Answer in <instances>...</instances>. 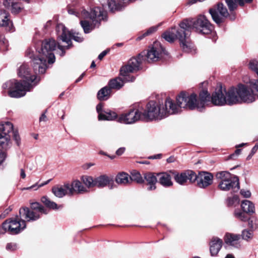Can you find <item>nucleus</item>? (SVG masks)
I'll return each instance as SVG.
<instances>
[{
  "label": "nucleus",
  "mask_w": 258,
  "mask_h": 258,
  "mask_svg": "<svg viewBox=\"0 0 258 258\" xmlns=\"http://www.w3.org/2000/svg\"><path fill=\"white\" fill-rule=\"evenodd\" d=\"M50 180H51V179H49V180H47L46 181L44 182V183H42L41 184H39V185H38L37 184H35L34 185H33L31 186L27 187L26 189H32V188H34L35 187L37 186V188L35 189H37L39 187H42V186L48 184L50 182Z\"/></svg>",
  "instance_id": "nucleus-43"
},
{
  "label": "nucleus",
  "mask_w": 258,
  "mask_h": 258,
  "mask_svg": "<svg viewBox=\"0 0 258 258\" xmlns=\"http://www.w3.org/2000/svg\"><path fill=\"white\" fill-rule=\"evenodd\" d=\"M85 75V73H82L80 76V77L76 80L75 82L78 83L79 82H80L83 78V77H84Z\"/></svg>",
  "instance_id": "nucleus-54"
},
{
  "label": "nucleus",
  "mask_w": 258,
  "mask_h": 258,
  "mask_svg": "<svg viewBox=\"0 0 258 258\" xmlns=\"http://www.w3.org/2000/svg\"><path fill=\"white\" fill-rule=\"evenodd\" d=\"M13 139L15 141L16 143L18 146H20L21 144V139L18 134L17 130H14L12 132Z\"/></svg>",
  "instance_id": "nucleus-40"
},
{
  "label": "nucleus",
  "mask_w": 258,
  "mask_h": 258,
  "mask_svg": "<svg viewBox=\"0 0 258 258\" xmlns=\"http://www.w3.org/2000/svg\"><path fill=\"white\" fill-rule=\"evenodd\" d=\"M245 145V144L244 143H242L241 144H239V145H238L236 146V148H238V147H242L243 146H244Z\"/></svg>",
  "instance_id": "nucleus-63"
},
{
  "label": "nucleus",
  "mask_w": 258,
  "mask_h": 258,
  "mask_svg": "<svg viewBox=\"0 0 258 258\" xmlns=\"http://www.w3.org/2000/svg\"><path fill=\"white\" fill-rule=\"evenodd\" d=\"M234 215L237 218H238L243 221H245L248 219V217L247 216L246 213H245L243 211L241 212L239 210H235Z\"/></svg>",
  "instance_id": "nucleus-38"
},
{
  "label": "nucleus",
  "mask_w": 258,
  "mask_h": 258,
  "mask_svg": "<svg viewBox=\"0 0 258 258\" xmlns=\"http://www.w3.org/2000/svg\"><path fill=\"white\" fill-rule=\"evenodd\" d=\"M110 179L108 176L102 175L95 178V186L101 188L109 184Z\"/></svg>",
  "instance_id": "nucleus-30"
},
{
  "label": "nucleus",
  "mask_w": 258,
  "mask_h": 258,
  "mask_svg": "<svg viewBox=\"0 0 258 258\" xmlns=\"http://www.w3.org/2000/svg\"><path fill=\"white\" fill-rule=\"evenodd\" d=\"M139 120H143L142 113L134 108L130 109L128 112L122 114L117 118L118 122L125 124H132Z\"/></svg>",
  "instance_id": "nucleus-13"
},
{
  "label": "nucleus",
  "mask_w": 258,
  "mask_h": 258,
  "mask_svg": "<svg viewBox=\"0 0 258 258\" xmlns=\"http://www.w3.org/2000/svg\"><path fill=\"white\" fill-rule=\"evenodd\" d=\"M196 177L197 185L200 188H205L213 183V176L209 172H200L198 175L196 174Z\"/></svg>",
  "instance_id": "nucleus-15"
},
{
  "label": "nucleus",
  "mask_w": 258,
  "mask_h": 258,
  "mask_svg": "<svg viewBox=\"0 0 258 258\" xmlns=\"http://www.w3.org/2000/svg\"><path fill=\"white\" fill-rule=\"evenodd\" d=\"M10 135H5L0 133V147L7 149L10 144Z\"/></svg>",
  "instance_id": "nucleus-33"
},
{
  "label": "nucleus",
  "mask_w": 258,
  "mask_h": 258,
  "mask_svg": "<svg viewBox=\"0 0 258 258\" xmlns=\"http://www.w3.org/2000/svg\"><path fill=\"white\" fill-rule=\"evenodd\" d=\"M124 151H125L124 148H120L116 151V155H117L118 156L121 155L123 153Z\"/></svg>",
  "instance_id": "nucleus-50"
},
{
  "label": "nucleus",
  "mask_w": 258,
  "mask_h": 258,
  "mask_svg": "<svg viewBox=\"0 0 258 258\" xmlns=\"http://www.w3.org/2000/svg\"><path fill=\"white\" fill-rule=\"evenodd\" d=\"M70 195H73L75 192L82 194L86 192L87 190L83 186L81 181L78 180L73 181L69 183Z\"/></svg>",
  "instance_id": "nucleus-20"
},
{
  "label": "nucleus",
  "mask_w": 258,
  "mask_h": 258,
  "mask_svg": "<svg viewBox=\"0 0 258 258\" xmlns=\"http://www.w3.org/2000/svg\"><path fill=\"white\" fill-rule=\"evenodd\" d=\"M47 209L39 203H33L30 209L27 207L21 208L19 210V217L10 218L3 223V228L5 232L11 234H17L26 227V222L34 221L40 218L43 214H47Z\"/></svg>",
  "instance_id": "nucleus-1"
},
{
  "label": "nucleus",
  "mask_w": 258,
  "mask_h": 258,
  "mask_svg": "<svg viewBox=\"0 0 258 258\" xmlns=\"http://www.w3.org/2000/svg\"><path fill=\"white\" fill-rule=\"evenodd\" d=\"M136 0H99L103 8L107 7L112 13L120 11L127 4Z\"/></svg>",
  "instance_id": "nucleus-14"
},
{
  "label": "nucleus",
  "mask_w": 258,
  "mask_h": 258,
  "mask_svg": "<svg viewBox=\"0 0 258 258\" xmlns=\"http://www.w3.org/2000/svg\"><path fill=\"white\" fill-rule=\"evenodd\" d=\"M240 152H241L240 149H236L235 151V152L234 153L231 154L229 156V158L231 159H235L240 154Z\"/></svg>",
  "instance_id": "nucleus-44"
},
{
  "label": "nucleus",
  "mask_w": 258,
  "mask_h": 258,
  "mask_svg": "<svg viewBox=\"0 0 258 258\" xmlns=\"http://www.w3.org/2000/svg\"><path fill=\"white\" fill-rule=\"evenodd\" d=\"M162 155L160 154H157L156 155H154L153 156H151L150 158L151 159H159L161 158Z\"/></svg>",
  "instance_id": "nucleus-55"
},
{
  "label": "nucleus",
  "mask_w": 258,
  "mask_h": 258,
  "mask_svg": "<svg viewBox=\"0 0 258 258\" xmlns=\"http://www.w3.org/2000/svg\"><path fill=\"white\" fill-rule=\"evenodd\" d=\"M41 47H36V51L40 54V56H36L33 51L28 50L27 55L32 60V65L35 73L43 74L47 69V61L51 64L55 61V56L53 51L55 49L57 43L53 38L45 39L40 42Z\"/></svg>",
  "instance_id": "nucleus-4"
},
{
  "label": "nucleus",
  "mask_w": 258,
  "mask_h": 258,
  "mask_svg": "<svg viewBox=\"0 0 258 258\" xmlns=\"http://www.w3.org/2000/svg\"><path fill=\"white\" fill-rule=\"evenodd\" d=\"M6 154L0 150V164H1L5 160Z\"/></svg>",
  "instance_id": "nucleus-48"
},
{
  "label": "nucleus",
  "mask_w": 258,
  "mask_h": 258,
  "mask_svg": "<svg viewBox=\"0 0 258 258\" xmlns=\"http://www.w3.org/2000/svg\"><path fill=\"white\" fill-rule=\"evenodd\" d=\"M10 14L5 10H0V27H5L9 31H14V28L10 19Z\"/></svg>",
  "instance_id": "nucleus-17"
},
{
  "label": "nucleus",
  "mask_w": 258,
  "mask_h": 258,
  "mask_svg": "<svg viewBox=\"0 0 258 258\" xmlns=\"http://www.w3.org/2000/svg\"><path fill=\"white\" fill-rule=\"evenodd\" d=\"M17 1L18 0H4L3 3L4 6L7 8L11 6L12 13L17 14L23 8L21 3L17 2Z\"/></svg>",
  "instance_id": "nucleus-22"
},
{
  "label": "nucleus",
  "mask_w": 258,
  "mask_h": 258,
  "mask_svg": "<svg viewBox=\"0 0 258 258\" xmlns=\"http://www.w3.org/2000/svg\"><path fill=\"white\" fill-rule=\"evenodd\" d=\"M238 200L237 196H234L232 197H229L227 199V205L228 206H231L233 205L235 202H236Z\"/></svg>",
  "instance_id": "nucleus-41"
},
{
  "label": "nucleus",
  "mask_w": 258,
  "mask_h": 258,
  "mask_svg": "<svg viewBox=\"0 0 258 258\" xmlns=\"http://www.w3.org/2000/svg\"><path fill=\"white\" fill-rule=\"evenodd\" d=\"M116 112L110 110L104 111L103 113H100L98 115L99 120H112L117 118Z\"/></svg>",
  "instance_id": "nucleus-29"
},
{
  "label": "nucleus",
  "mask_w": 258,
  "mask_h": 258,
  "mask_svg": "<svg viewBox=\"0 0 258 258\" xmlns=\"http://www.w3.org/2000/svg\"><path fill=\"white\" fill-rule=\"evenodd\" d=\"M165 51L161 44L155 42L147 52L143 51L138 56L131 58L126 65L122 66L120 70V75L124 77L126 81H134L135 77L130 74L139 70L142 61L144 58H147L149 62L156 61L161 57L162 53H165Z\"/></svg>",
  "instance_id": "nucleus-3"
},
{
  "label": "nucleus",
  "mask_w": 258,
  "mask_h": 258,
  "mask_svg": "<svg viewBox=\"0 0 258 258\" xmlns=\"http://www.w3.org/2000/svg\"><path fill=\"white\" fill-rule=\"evenodd\" d=\"M159 182L164 187H169L173 185L171 177L166 172L159 173L157 174Z\"/></svg>",
  "instance_id": "nucleus-23"
},
{
  "label": "nucleus",
  "mask_w": 258,
  "mask_h": 258,
  "mask_svg": "<svg viewBox=\"0 0 258 258\" xmlns=\"http://www.w3.org/2000/svg\"><path fill=\"white\" fill-rule=\"evenodd\" d=\"M178 107L170 98H167L164 103L158 104L151 101L146 105L145 110L142 113L143 120L161 119L170 114H176Z\"/></svg>",
  "instance_id": "nucleus-7"
},
{
  "label": "nucleus",
  "mask_w": 258,
  "mask_h": 258,
  "mask_svg": "<svg viewBox=\"0 0 258 258\" xmlns=\"http://www.w3.org/2000/svg\"><path fill=\"white\" fill-rule=\"evenodd\" d=\"M69 188V183L57 185L52 188V192L56 197L61 198L66 195L70 196Z\"/></svg>",
  "instance_id": "nucleus-18"
},
{
  "label": "nucleus",
  "mask_w": 258,
  "mask_h": 258,
  "mask_svg": "<svg viewBox=\"0 0 258 258\" xmlns=\"http://www.w3.org/2000/svg\"><path fill=\"white\" fill-rule=\"evenodd\" d=\"M213 20L218 25L225 21L229 16V14L226 7L222 3L219 2L209 10Z\"/></svg>",
  "instance_id": "nucleus-12"
},
{
  "label": "nucleus",
  "mask_w": 258,
  "mask_h": 258,
  "mask_svg": "<svg viewBox=\"0 0 258 258\" xmlns=\"http://www.w3.org/2000/svg\"><path fill=\"white\" fill-rule=\"evenodd\" d=\"M115 181L118 184L122 185H126L130 182L129 175L124 172L118 174L116 176Z\"/></svg>",
  "instance_id": "nucleus-32"
},
{
  "label": "nucleus",
  "mask_w": 258,
  "mask_h": 258,
  "mask_svg": "<svg viewBox=\"0 0 258 258\" xmlns=\"http://www.w3.org/2000/svg\"><path fill=\"white\" fill-rule=\"evenodd\" d=\"M174 157H170L169 158H168L167 159V162L168 163H171V162H174Z\"/></svg>",
  "instance_id": "nucleus-56"
},
{
  "label": "nucleus",
  "mask_w": 258,
  "mask_h": 258,
  "mask_svg": "<svg viewBox=\"0 0 258 258\" xmlns=\"http://www.w3.org/2000/svg\"><path fill=\"white\" fill-rule=\"evenodd\" d=\"M248 224L251 229H253L254 228L252 225V220L251 221L249 220Z\"/></svg>",
  "instance_id": "nucleus-57"
},
{
  "label": "nucleus",
  "mask_w": 258,
  "mask_h": 258,
  "mask_svg": "<svg viewBox=\"0 0 258 258\" xmlns=\"http://www.w3.org/2000/svg\"><path fill=\"white\" fill-rule=\"evenodd\" d=\"M17 248V245L14 243H8L6 245V249L8 250L14 251Z\"/></svg>",
  "instance_id": "nucleus-42"
},
{
  "label": "nucleus",
  "mask_w": 258,
  "mask_h": 258,
  "mask_svg": "<svg viewBox=\"0 0 258 258\" xmlns=\"http://www.w3.org/2000/svg\"><path fill=\"white\" fill-rule=\"evenodd\" d=\"M222 240L218 237H213L210 243L211 255L216 256L222 246Z\"/></svg>",
  "instance_id": "nucleus-19"
},
{
  "label": "nucleus",
  "mask_w": 258,
  "mask_h": 258,
  "mask_svg": "<svg viewBox=\"0 0 258 258\" xmlns=\"http://www.w3.org/2000/svg\"><path fill=\"white\" fill-rule=\"evenodd\" d=\"M176 101L177 104L176 106L178 108L176 113L180 112L181 108L190 110L196 109L199 111H203L210 102V94L207 90H202L199 93V99L198 100L196 94H189L181 92L176 97Z\"/></svg>",
  "instance_id": "nucleus-6"
},
{
  "label": "nucleus",
  "mask_w": 258,
  "mask_h": 258,
  "mask_svg": "<svg viewBox=\"0 0 258 258\" xmlns=\"http://www.w3.org/2000/svg\"><path fill=\"white\" fill-rule=\"evenodd\" d=\"M46 120H47V117L45 114V113H42L39 118V121H46Z\"/></svg>",
  "instance_id": "nucleus-51"
},
{
  "label": "nucleus",
  "mask_w": 258,
  "mask_h": 258,
  "mask_svg": "<svg viewBox=\"0 0 258 258\" xmlns=\"http://www.w3.org/2000/svg\"><path fill=\"white\" fill-rule=\"evenodd\" d=\"M240 194L245 198H249L251 196V192L249 190H245L242 189L240 190Z\"/></svg>",
  "instance_id": "nucleus-46"
},
{
  "label": "nucleus",
  "mask_w": 258,
  "mask_h": 258,
  "mask_svg": "<svg viewBox=\"0 0 258 258\" xmlns=\"http://www.w3.org/2000/svg\"><path fill=\"white\" fill-rule=\"evenodd\" d=\"M241 236L243 239L248 240L252 237V231L251 230H244L242 231Z\"/></svg>",
  "instance_id": "nucleus-39"
},
{
  "label": "nucleus",
  "mask_w": 258,
  "mask_h": 258,
  "mask_svg": "<svg viewBox=\"0 0 258 258\" xmlns=\"http://www.w3.org/2000/svg\"><path fill=\"white\" fill-rule=\"evenodd\" d=\"M68 11L69 14L75 15L80 18H89L92 21V23H90L87 20L80 21V25L86 34L89 33L95 28L99 27L101 21L106 19V12L99 7L94 8L90 13L78 6L73 8H69Z\"/></svg>",
  "instance_id": "nucleus-5"
},
{
  "label": "nucleus",
  "mask_w": 258,
  "mask_h": 258,
  "mask_svg": "<svg viewBox=\"0 0 258 258\" xmlns=\"http://www.w3.org/2000/svg\"><path fill=\"white\" fill-rule=\"evenodd\" d=\"M144 178L147 182L149 187L148 190H152L156 189V183L157 182L156 176L152 173L148 172L144 174Z\"/></svg>",
  "instance_id": "nucleus-24"
},
{
  "label": "nucleus",
  "mask_w": 258,
  "mask_h": 258,
  "mask_svg": "<svg viewBox=\"0 0 258 258\" xmlns=\"http://www.w3.org/2000/svg\"><path fill=\"white\" fill-rule=\"evenodd\" d=\"M41 202L48 208L52 209H57V204L51 201L47 197H43L41 200Z\"/></svg>",
  "instance_id": "nucleus-35"
},
{
  "label": "nucleus",
  "mask_w": 258,
  "mask_h": 258,
  "mask_svg": "<svg viewBox=\"0 0 258 258\" xmlns=\"http://www.w3.org/2000/svg\"><path fill=\"white\" fill-rule=\"evenodd\" d=\"M129 178L130 182L135 181L138 183H142L144 182V179L140 172L135 170L131 172V175L129 176Z\"/></svg>",
  "instance_id": "nucleus-34"
},
{
  "label": "nucleus",
  "mask_w": 258,
  "mask_h": 258,
  "mask_svg": "<svg viewBox=\"0 0 258 258\" xmlns=\"http://www.w3.org/2000/svg\"><path fill=\"white\" fill-rule=\"evenodd\" d=\"M180 26L188 33V36L191 30L195 29L197 32L203 34H209L213 30V26L203 15L199 16L196 19H187L183 20Z\"/></svg>",
  "instance_id": "nucleus-8"
},
{
  "label": "nucleus",
  "mask_w": 258,
  "mask_h": 258,
  "mask_svg": "<svg viewBox=\"0 0 258 258\" xmlns=\"http://www.w3.org/2000/svg\"><path fill=\"white\" fill-rule=\"evenodd\" d=\"M81 179L88 187L95 186V179H93L91 176H83Z\"/></svg>",
  "instance_id": "nucleus-36"
},
{
  "label": "nucleus",
  "mask_w": 258,
  "mask_h": 258,
  "mask_svg": "<svg viewBox=\"0 0 258 258\" xmlns=\"http://www.w3.org/2000/svg\"><path fill=\"white\" fill-rule=\"evenodd\" d=\"M175 181L180 185L186 184L187 181L192 183L195 182L196 173L192 170H186L181 173L174 174Z\"/></svg>",
  "instance_id": "nucleus-16"
},
{
  "label": "nucleus",
  "mask_w": 258,
  "mask_h": 258,
  "mask_svg": "<svg viewBox=\"0 0 258 258\" xmlns=\"http://www.w3.org/2000/svg\"><path fill=\"white\" fill-rule=\"evenodd\" d=\"M253 155L254 154H252V153L250 152L249 155L247 157V160H249Z\"/></svg>",
  "instance_id": "nucleus-60"
},
{
  "label": "nucleus",
  "mask_w": 258,
  "mask_h": 258,
  "mask_svg": "<svg viewBox=\"0 0 258 258\" xmlns=\"http://www.w3.org/2000/svg\"><path fill=\"white\" fill-rule=\"evenodd\" d=\"M241 207L245 213L252 214L254 212V205L248 200L243 201L241 203Z\"/></svg>",
  "instance_id": "nucleus-31"
},
{
  "label": "nucleus",
  "mask_w": 258,
  "mask_h": 258,
  "mask_svg": "<svg viewBox=\"0 0 258 258\" xmlns=\"http://www.w3.org/2000/svg\"><path fill=\"white\" fill-rule=\"evenodd\" d=\"M216 177L220 180L219 183V188L224 191L230 189H239V179L236 176L230 174L227 171H221L218 172Z\"/></svg>",
  "instance_id": "nucleus-10"
},
{
  "label": "nucleus",
  "mask_w": 258,
  "mask_h": 258,
  "mask_svg": "<svg viewBox=\"0 0 258 258\" xmlns=\"http://www.w3.org/2000/svg\"><path fill=\"white\" fill-rule=\"evenodd\" d=\"M158 26H153L149 28L146 32H144L142 35L139 36L137 39L141 40L145 37L149 36L157 30Z\"/></svg>",
  "instance_id": "nucleus-37"
},
{
  "label": "nucleus",
  "mask_w": 258,
  "mask_h": 258,
  "mask_svg": "<svg viewBox=\"0 0 258 258\" xmlns=\"http://www.w3.org/2000/svg\"><path fill=\"white\" fill-rule=\"evenodd\" d=\"M109 52V50H105L103 51L98 56V58L100 60H101Z\"/></svg>",
  "instance_id": "nucleus-49"
},
{
  "label": "nucleus",
  "mask_w": 258,
  "mask_h": 258,
  "mask_svg": "<svg viewBox=\"0 0 258 258\" xmlns=\"http://www.w3.org/2000/svg\"><path fill=\"white\" fill-rule=\"evenodd\" d=\"M95 67H96L95 63L94 61H93L91 64L90 68H95Z\"/></svg>",
  "instance_id": "nucleus-59"
},
{
  "label": "nucleus",
  "mask_w": 258,
  "mask_h": 258,
  "mask_svg": "<svg viewBox=\"0 0 258 258\" xmlns=\"http://www.w3.org/2000/svg\"><path fill=\"white\" fill-rule=\"evenodd\" d=\"M99 153L101 155H105V156L108 155L106 153H105L104 152H103L102 151H100Z\"/></svg>",
  "instance_id": "nucleus-62"
},
{
  "label": "nucleus",
  "mask_w": 258,
  "mask_h": 258,
  "mask_svg": "<svg viewBox=\"0 0 258 258\" xmlns=\"http://www.w3.org/2000/svg\"><path fill=\"white\" fill-rule=\"evenodd\" d=\"M252 0H226V3L228 6L230 12L234 11L237 7V3L240 6H243L244 3H250Z\"/></svg>",
  "instance_id": "nucleus-26"
},
{
  "label": "nucleus",
  "mask_w": 258,
  "mask_h": 258,
  "mask_svg": "<svg viewBox=\"0 0 258 258\" xmlns=\"http://www.w3.org/2000/svg\"><path fill=\"white\" fill-rule=\"evenodd\" d=\"M124 80V77L122 78L117 77L111 79L108 83V85L112 89L119 90L124 85V82H127Z\"/></svg>",
  "instance_id": "nucleus-25"
},
{
  "label": "nucleus",
  "mask_w": 258,
  "mask_h": 258,
  "mask_svg": "<svg viewBox=\"0 0 258 258\" xmlns=\"http://www.w3.org/2000/svg\"><path fill=\"white\" fill-rule=\"evenodd\" d=\"M117 46H121L122 45V43H118L115 44Z\"/></svg>",
  "instance_id": "nucleus-64"
},
{
  "label": "nucleus",
  "mask_w": 258,
  "mask_h": 258,
  "mask_svg": "<svg viewBox=\"0 0 258 258\" xmlns=\"http://www.w3.org/2000/svg\"><path fill=\"white\" fill-rule=\"evenodd\" d=\"M111 89L108 85L101 88L97 93V98L100 101L107 100L111 94Z\"/></svg>",
  "instance_id": "nucleus-27"
},
{
  "label": "nucleus",
  "mask_w": 258,
  "mask_h": 258,
  "mask_svg": "<svg viewBox=\"0 0 258 258\" xmlns=\"http://www.w3.org/2000/svg\"><path fill=\"white\" fill-rule=\"evenodd\" d=\"M56 31L57 32V37L62 42H66L67 48L69 49L72 47V43L71 39H74L78 42H81L83 41L84 38L81 36L79 33L70 31L62 24H58L56 27Z\"/></svg>",
  "instance_id": "nucleus-11"
},
{
  "label": "nucleus",
  "mask_w": 258,
  "mask_h": 258,
  "mask_svg": "<svg viewBox=\"0 0 258 258\" xmlns=\"http://www.w3.org/2000/svg\"><path fill=\"white\" fill-rule=\"evenodd\" d=\"M163 38L167 41L172 43L176 39L180 41V46L186 52H191L192 44L188 39V34L186 30L179 25V28H171L162 34Z\"/></svg>",
  "instance_id": "nucleus-9"
},
{
  "label": "nucleus",
  "mask_w": 258,
  "mask_h": 258,
  "mask_svg": "<svg viewBox=\"0 0 258 258\" xmlns=\"http://www.w3.org/2000/svg\"><path fill=\"white\" fill-rule=\"evenodd\" d=\"M18 75L23 80L18 82L15 80L7 81L3 85L4 89H8V95L13 98L24 96L27 91H29L36 86L39 79L30 73V69L26 64H22L18 70Z\"/></svg>",
  "instance_id": "nucleus-2"
},
{
  "label": "nucleus",
  "mask_w": 258,
  "mask_h": 258,
  "mask_svg": "<svg viewBox=\"0 0 258 258\" xmlns=\"http://www.w3.org/2000/svg\"><path fill=\"white\" fill-rule=\"evenodd\" d=\"M20 176L22 178H25L26 177V174L25 171L23 169H21L20 170Z\"/></svg>",
  "instance_id": "nucleus-53"
},
{
  "label": "nucleus",
  "mask_w": 258,
  "mask_h": 258,
  "mask_svg": "<svg viewBox=\"0 0 258 258\" xmlns=\"http://www.w3.org/2000/svg\"><path fill=\"white\" fill-rule=\"evenodd\" d=\"M14 130L13 124L9 121L2 122L0 123V133L5 135H10Z\"/></svg>",
  "instance_id": "nucleus-28"
},
{
  "label": "nucleus",
  "mask_w": 258,
  "mask_h": 258,
  "mask_svg": "<svg viewBox=\"0 0 258 258\" xmlns=\"http://www.w3.org/2000/svg\"><path fill=\"white\" fill-rule=\"evenodd\" d=\"M57 46H58V48L59 50H61V53L60 54V55L61 56H63L64 55L65 53H66V52L64 51V49H67V45L66 46H62V45H59V44H57Z\"/></svg>",
  "instance_id": "nucleus-47"
},
{
  "label": "nucleus",
  "mask_w": 258,
  "mask_h": 258,
  "mask_svg": "<svg viewBox=\"0 0 258 258\" xmlns=\"http://www.w3.org/2000/svg\"><path fill=\"white\" fill-rule=\"evenodd\" d=\"M103 104L101 103H99L96 106V110L98 113V115L100 113H103L104 110H103Z\"/></svg>",
  "instance_id": "nucleus-45"
},
{
  "label": "nucleus",
  "mask_w": 258,
  "mask_h": 258,
  "mask_svg": "<svg viewBox=\"0 0 258 258\" xmlns=\"http://www.w3.org/2000/svg\"><path fill=\"white\" fill-rule=\"evenodd\" d=\"M225 258H235L234 255L232 254H228Z\"/></svg>",
  "instance_id": "nucleus-58"
},
{
  "label": "nucleus",
  "mask_w": 258,
  "mask_h": 258,
  "mask_svg": "<svg viewBox=\"0 0 258 258\" xmlns=\"http://www.w3.org/2000/svg\"><path fill=\"white\" fill-rule=\"evenodd\" d=\"M258 150V144H256L251 149V153L254 154Z\"/></svg>",
  "instance_id": "nucleus-52"
},
{
  "label": "nucleus",
  "mask_w": 258,
  "mask_h": 258,
  "mask_svg": "<svg viewBox=\"0 0 258 258\" xmlns=\"http://www.w3.org/2000/svg\"><path fill=\"white\" fill-rule=\"evenodd\" d=\"M240 237V234L228 233L225 235L224 240L226 244L235 247H238L239 246V241Z\"/></svg>",
  "instance_id": "nucleus-21"
},
{
  "label": "nucleus",
  "mask_w": 258,
  "mask_h": 258,
  "mask_svg": "<svg viewBox=\"0 0 258 258\" xmlns=\"http://www.w3.org/2000/svg\"><path fill=\"white\" fill-rule=\"evenodd\" d=\"M6 232H5L3 230V226L2 227H0V234H3V233H5Z\"/></svg>",
  "instance_id": "nucleus-61"
}]
</instances>
